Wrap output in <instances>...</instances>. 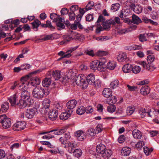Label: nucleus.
<instances>
[{
  "instance_id": "1",
  "label": "nucleus",
  "mask_w": 159,
  "mask_h": 159,
  "mask_svg": "<svg viewBox=\"0 0 159 159\" xmlns=\"http://www.w3.org/2000/svg\"><path fill=\"white\" fill-rule=\"evenodd\" d=\"M87 82L85 80V77L81 75L77 76L75 79V82L76 84L79 86H81L84 89H86L88 84L92 85L95 81V76L92 74H90L86 77Z\"/></svg>"
},
{
  "instance_id": "2",
  "label": "nucleus",
  "mask_w": 159,
  "mask_h": 159,
  "mask_svg": "<svg viewBox=\"0 0 159 159\" xmlns=\"http://www.w3.org/2000/svg\"><path fill=\"white\" fill-rule=\"evenodd\" d=\"M28 75L22 77L20 80V82L19 84L16 81L11 86L10 89L12 90L18 89L20 90L24 89H27L29 86V82L28 81Z\"/></svg>"
},
{
  "instance_id": "3",
  "label": "nucleus",
  "mask_w": 159,
  "mask_h": 159,
  "mask_svg": "<svg viewBox=\"0 0 159 159\" xmlns=\"http://www.w3.org/2000/svg\"><path fill=\"white\" fill-rule=\"evenodd\" d=\"M154 59V56L153 55H151L147 57L148 63L144 61H142L139 62V64L147 70L150 71H153L156 68V67L152 63Z\"/></svg>"
},
{
  "instance_id": "4",
  "label": "nucleus",
  "mask_w": 159,
  "mask_h": 159,
  "mask_svg": "<svg viewBox=\"0 0 159 159\" xmlns=\"http://www.w3.org/2000/svg\"><path fill=\"white\" fill-rule=\"evenodd\" d=\"M105 63V61L101 62L97 60H94L90 63V67L93 70H98L99 71H102L104 70Z\"/></svg>"
},
{
  "instance_id": "5",
  "label": "nucleus",
  "mask_w": 159,
  "mask_h": 159,
  "mask_svg": "<svg viewBox=\"0 0 159 159\" xmlns=\"http://www.w3.org/2000/svg\"><path fill=\"white\" fill-rule=\"evenodd\" d=\"M45 93V91L43 88L38 87L33 89L32 94L34 98L40 99L43 98Z\"/></svg>"
},
{
  "instance_id": "6",
  "label": "nucleus",
  "mask_w": 159,
  "mask_h": 159,
  "mask_svg": "<svg viewBox=\"0 0 159 159\" xmlns=\"http://www.w3.org/2000/svg\"><path fill=\"white\" fill-rule=\"evenodd\" d=\"M153 110L148 107L144 108H141L140 110L139 113L141 116L142 118H143L146 116H148L150 117H152L154 116Z\"/></svg>"
},
{
  "instance_id": "7",
  "label": "nucleus",
  "mask_w": 159,
  "mask_h": 159,
  "mask_svg": "<svg viewBox=\"0 0 159 159\" xmlns=\"http://www.w3.org/2000/svg\"><path fill=\"white\" fill-rule=\"evenodd\" d=\"M0 123H1L4 128L7 129L11 125V120L5 115L0 116Z\"/></svg>"
},
{
  "instance_id": "8",
  "label": "nucleus",
  "mask_w": 159,
  "mask_h": 159,
  "mask_svg": "<svg viewBox=\"0 0 159 159\" xmlns=\"http://www.w3.org/2000/svg\"><path fill=\"white\" fill-rule=\"evenodd\" d=\"M26 123L24 121L17 122L13 126V129L15 131H20L24 129L26 127Z\"/></svg>"
},
{
  "instance_id": "9",
  "label": "nucleus",
  "mask_w": 159,
  "mask_h": 159,
  "mask_svg": "<svg viewBox=\"0 0 159 159\" xmlns=\"http://www.w3.org/2000/svg\"><path fill=\"white\" fill-rule=\"evenodd\" d=\"M77 48L76 47L71 48L67 51L65 53L63 51H61L58 53V54L59 56L63 57L64 58H69L72 56L71 53Z\"/></svg>"
},
{
  "instance_id": "10",
  "label": "nucleus",
  "mask_w": 159,
  "mask_h": 159,
  "mask_svg": "<svg viewBox=\"0 0 159 159\" xmlns=\"http://www.w3.org/2000/svg\"><path fill=\"white\" fill-rule=\"evenodd\" d=\"M32 28L35 31L38 30V28L41 25V26L43 28H47V25L45 24H41V22L37 19H35L34 21L31 23Z\"/></svg>"
},
{
  "instance_id": "11",
  "label": "nucleus",
  "mask_w": 159,
  "mask_h": 159,
  "mask_svg": "<svg viewBox=\"0 0 159 159\" xmlns=\"http://www.w3.org/2000/svg\"><path fill=\"white\" fill-rule=\"evenodd\" d=\"M47 75L51 77H53L56 80L61 78L60 71L59 70L50 71L48 72Z\"/></svg>"
},
{
  "instance_id": "12",
  "label": "nucleus",
  "mask_w": 159,
  "mask_h": 159,
  "mask_svg": "<svg viewBox=\"0 0 159 159\" xmlns=\"http://www.w3.org/2000/svg\"><path fill=\"white\" fill-rule=\"evenodd\" d=\"M37 112V109L35 108L28 109L25 113V116L28 118L31 119L36 114Z\"/></svg>"
},
{
  "instance_id": "13",
  "label": "nucleus",
  "mask_w": 159,
  "mask_h": 159,
  "mask_svg": "<svg viewBox=\"0 0 159 159\" xmlns=\"http://www.w3.org/2000/svg\"><path fill=\"white\" fill-rule=\"evenodd\" d=\"M115 25V22L113 20H109L104 22L102 24L103 29L105 30H108L110 28L111 25Z\"/></svg>"
},
{
  "instance_id": "14",
  "label": "nucleus",
  "mask_w": 159,
  "mask_h": 159,
  "mask_svg": "<svg viewBox=\"0 0 159 159\" xmlns=\"http://www.w3.org/2000/svg\"><path fill=\"white\" fill-rule=\"evenodd\" d=\"M75 135L79 141H82L86 137L85 133L81 130L76 131L75 134Z\"/></svg>"
},
{
  "instance_id": "15",
  "label": "nucleus",
  "mask_w": 159,
  "mask_h": 159,
  "mask_svg": "<svg viewBox=\"0 0 159 159\" xmlns=\"http://www.w3.org/2000/svg\"><path fill=\"white\" fill-rule=\"evenodd\" d=\"M77 103L75 99H72L68 101L66 103V107L68 111H73V109L74 108Z\"/></svg>"
},
{
  "instance_id": "16",
  "label": "nucleus",
  "mask_w": 159,
  "mask_h": 159,
  "mask_svg": "<svg viewBox=\"0 0 159 159\" xmlns=\"http://www.w3.org/2000/svg\"><path fill=\"white\" fill-rule=\"evenodd\" d=\"M58 115V113L56 109L50 110L48 113L49 118L52 121L57 118Z\"/></svg>"
},
{
  "instance_id": "17",
  "label": "nucleus",
  "mask_w": 159,
  "mask_h": 159,
  "mask_svg": "<svg viewBox=\"0 0 159 159\" xmlns=\"http://www.w3.org/2000/svg\"><path fill=\"white\" fill-rule=\"evenodd\" d=\"M76 72L75 69H70L66 72V75L68 79H71L76 76Z\"/></svg>"
},
{
  "instance_id": "18",
  "label": "nucleus",
  "mask_w": 159,
  "mask_h": 159,
  "mask_svg": "<svg viewBox=\"0 0 159 159\" xmlns=\"http://www.w3.org/2000/svg\"><path fill=\"white\" fill-rule=\"evenodd\" d=\"M73 111L67 110V112L61 113L60 116V118L61 120H65L68 119L72 113Z\"/></svg>"
},
{
  "instance_id": "19",
  "label": "nucleus",
  "mask_w": 159,
  "mask_h": 159,
  "mask_svg": "<svg viewBox=\"0 0 159 159\" xmlns=\"http://www.w3.org/2000/svg\"><path fill=\"white\" fill-rule=\"evenodd\" d=\"M23 89V90L22 91L20 95L21 98L24 99H25L26 100H29L30 99V93L27 91L25 90V89Z\"/></svg>"
},
{
  "instance_id": "20",
  "label": "nucleus",
  "mask_w": 159,
  "mask_h": 159,
  "mask_svg": "<svg viewBox=\"0 0 159 159\" xmlns=\"http://www.w3.org/2000/svg\"><path fill=\"white\" fill-rule=\"evenodd\" d=\"M150 91V88L146 85L143 86L140 89L141 93L143 95L148 94Z\"/></svg>"
},
{
  "instance_id": "21",
  "label": "nucleus",
  "mask_w": 159,
  "mask_h": 159,
  "mask_svg": "<svg viewBox=\"0 0 159 159\" xmlns=\"http://www.w3.org/2000/svg\"><path fill=\"white\" fill-rule=\"evenodd\" d=\"M132 134L134 139H141L142 136L141 132L136 129H134L132 131Z\"/></svg>"
},
{
  "instance_id": "22",
  "label": "nucleus",
  "mask_w": 159,
  "mask_h": 159,
  "mask_svg": "<svg viewBox=\"0 0 159 159\" xmlns=\"http://www.w3.org/2000/svg\"><path fill=\"white\" fill-rule=\"evenodd\" d=\"M131 151V149L128 147H125L121 151V153L122 156H129Z\"/></svg>"
},
{
  "instance_id": "23",
  "label": "nucleus",
  "mask_w": 159,
  "mask_h": 159,
  "mask_svg": "<svg viewBox=\"0 0 159 159\" xmlns=\"http://www.w3.org/2000/svg\"><path fill=\"white\" fill-rule=\"evenodd\" d=\"M143 21L138 16L133 14L132 16V23L136 25H139Z\"/></svg>"
},
{
  "instance_id": "24",
  "label": "nucleus",
  "mask_w": 159,
  "mask_h": 159,
  "mask_svg": "<svg viewBox=\"0 0 159 159\" xmlns=\"http://www.w3.org/2000/svg\"><path fill=\"white\" fill-rule=\"evenodd\" d=\"M26 101L22 99H20L19 101V102L16 104V105L20 108H24L28 105V103Z\"/></svg>"
},
{
  "instance_id": "25",
  "label": "nucleus",
  "mask_w": 159,
  "mask_h": 159,
  "mask_svg": "<svg viewBox=\"0 0 159 159\" xmlns=\"http://www.w3.org/2000/svg\"><path fill=\"white\" fill-rule=\"evenodd\" d=\"M102 157L104 159H108L112 154V152L110 149H106L102 152Z\"/></svg>"
},
{
  "instance_id": "26",
  "label": "nucleus",
  "mask_w": 159,
  "mask_h": 159,
  "mask_svg": "<svg viewBox=\"0 0 159 159\" xmlns=\"http://www.w3.org/2000/svg\"><path fill=\"white\" fill-rule=\"evenodd\" d=\"M17 97L16 94L11 96L8 98V100L11 106H15L16 105Z\"/></svg>"
},
{
  "instance_id": "27",
  "label": "nucleus",
  "mask_w": 159,
  "mask_h": 159,
  "mask_svg": "<svg viewBox=\"0 0 159 159\" xmlns=\"http://www.w3.org/2000/svg\"><path fill=\"white\" fill-rule=\"evenodd\" d=\"M112 92L110 89L106 88L102 91V94L104 97L108 98L111 96Z\"/></svg>"
},
{
  "instance_id": "28",
  "label": "nucleus",
  "mask_w": 159,
  "mask_h": 159,
  "mask_svg": "<svg viewBox=\"0 0 159 159\" xmlns=\"http://www.w3.org/2000/svg\"><path fill=\"white\" fill-rule=\"evenodd\" d=\"M132 66L130 64H127L124 65L122 67V70L124 73H128L132 70Z\"/></svg>"
},
{
  "instance_id": "29",
  "label": "nucleus",
  "mask_w": 159,
  "mask_h": 159,
  "mask_svg": "<svg viewBox=\"0 0 159 159\" xmlns=\"http://www.w3.org/2000/svg\"><path fill=\"white\" fill-rule=\"evenodd\" d=\"M69 34L72 40H77L79 39L80 34L75 32L71 30L69 32Z\"/></svg>"
},
{
  "instance_id": "30",
  "label": "nucleus",
  "mask_w": 159,
  "mask_h": 159,
  "mask_svg": "<svg viewBox=\"0 0 159 159\" xmlns=\"http://www.w3.org/2000/svg\"><path fill=\"white\" fill-rule=\"evenodd\" d=\"M132 7H133L132 9L137 14H139L141 13L142 11V7L139 5L132 4Z\"/></svg>"
},
{
  "instance_id": "31",
  "label": "nucleus",
  "mask_w": 159,
  "mask_h": 159,
  "mask_svg": "<svg viewBox=\"0 0 159 159\" xmlns=\"http://www.w3.org/2000/svg\"><path fill=\"white\" fill-rule=\"evenodd\" d=\"M9 104L8 102H4L1 105L0 111L3 112H6L9 109Z\"/></svg>"
},
{
  "instance_id": "32",
  "label": "nucleus",
  "mask_w": 159,
  "mask_h": 159,
  "mask_svg": "<svg viewBox=\"0 0 159 159\" xmlns=\"http://www.w3.org/2000/svg\"><path fill=\"white\" fill-rule=\"evenodd\" d=\"M96 150L98 153H102L106 150L105 146L103 144H100L97 146Z\"/></svg>"
},
{
  "instance_id": "33",
  "label": "nucleus",
  "mask_w": 159,
  "mask_h": 159,
  "mask_svg": "<svg viewBox=\"0 0 159 159\" xmlns=\"http://www.w3.org/2000/svg\"><path fill=\"white\" fill-rule=\"evenodd\" d=\"M127 58V56L126 54L125 53H120L117 56V59L119 61H123L126 59Z\"/></svg>"
},
{
  "instance_id": "34",
  "label": "nucleus",
  "mask_w": 159,
  "mask_h": 159,
  "mask_svg": "<svg viewBox=\"0 0 159 159\" xmlns=\"http://www.w3.org/2000/svg\"><path fill=\"white\" fill-rule=\"evenodd\" d=\"M51 80L49 78H46L44 79L42 82V84L43 86L48 87L51 84Z\"/></svg>"
},
{
  "instance_id": "35",
  "label": "nucleus",
  "mask_w": 159,
  "mask_h": 159,
  "mask_svg": "<svg viewBox=\"0 0 159 159\" xmlns=\"http://www.w3.org/2000/svg\"><path fill=\"white\" fill-rule=\"evenodd\" d=\"M116 63L115 61H109L107 64V67L110 70H113L114 69L116 66Z\"/></svg>"
},
{
  "instance_id": "36",
  "label": "nucleus",
  "mask_w": 159,
  "mask_h": 159,
  "mask_svg": "<svg viewBox=\"0 0 159 159\" xmlns=\"http://www.w3.org/2000/svg\"><path fill=\"white\" fill-rule=\"evenodd\" d=\"M86 109L83 106H79L76 110V113L79 115H81L85 112Z\"/></svg>"
},
{
  "instance_id": "37",
  "label": "nucleus",
  "mask_w": 159,
  "mask_h": 159,
  "mask_svg": "<svg viewBox=\"0 0 159 159\" xmlns=\"http://www.w3.org/2000/svg\"><path fill=\"white\" fill-rule=\"evenodd\" d=\"M119 84V80L117 79H116L110 83V87L112 89H116L118 87Z\"/></svg>"
},
{
  "instance_id": "38",
  "label": "nucleus",
  "mask_w": 159,
  "mask_h": 159,
  "mask_svg": "<svg viewBox=\"0 0 159 159\" xmlns=\"http://www.w3.org/2000/svg\"><path fill=\"white\" fill-rule=\"evenodd\" d=\"M63 38L64 39L61 42V44L66 43L72 40L69 34L64 35Z\"/></svg>"
},
{
  "instance_id": "39",
  "label": "nucleus",
  "mask_w": 159,
  "mask_h": 159,
  "mask_svg": "<svg viewBox=\"0 0 159 159\" xmlns=\"http://www.w3.org/2000/svg\"><path fill=\"white\" fill-rule=\"evenodd\" d=\"M51 132H54L53 134L55 135H61L66 132L65 129H60L59 130L54 129L50 131Z\"/></svg>"
},
{
  "instance_id": "40",
  "label": "nucleus",
  "mask_w": 159,
  "mask_h": 159,
  "mask_svg": "<svg viewBox=\"0 0 159 159\" xmlns=\"http://www.w3.org/2000/svg\"><path fill=\"white\" fill-rule=\"evenodd\" d=\"M74 155L77 158L80 157L82 155V152L80 149H76L73 152Z\"/></svg>"
},
{
  "instance_id": "41",
  "label": "nucleus",
  "mask_w": 159,
  "mask_h": 159,
  "mask_svg": "<svg viewBox=\"0 0 159 159\" xmlns=\"http://www.w3.org/2000/svg\"><path fill=\"white\" fill-rule=\"evenodd\" d=\"M41 82L39 78L37 77H35L32 80L30 84L33 86H36L39 84Z\"/></svg>"
},
{
  "instance_id": "42",
  "label": "nucleus",
  "mask_w": 159,
  "mask_h": 159,
  "mask_svg": "<svg viewBox=\"0 0 159 159\" xmlns=\"http://www.w3.org/2000/svg\"><path fill=\"white\" fill-rule=\"evenodd\" d=\"M129 11L128 10H124L123 11H121L119 16L120 18H122L123 16L126 17L129 16Z\"/></svg>"
},
{
  "instance_id": "43",
  "label": "nucleus",
  "mask_w": 159,
  "mask_h": 159,
  "mask_svg": "<svg viewBox=\"0 0 159 159\" xmlns=\"http://www.w3.org/2000/svg\"><path fill=\"white\" fill-rule=\"evenodd\" d=\"M50 104V101L48 99H45L43 102V106L45 109L48 108Z\"/></svg>"
},
{
  "instance_id": "44",
  "label": "nucleus",
  "mask_w": 159,
  "mask_h": 159,
  "mask_svg": "<svg viewBox=\"0 0 159 159\" xmlns=\"http://www.w3.org/2000/svg\"><path fill=\"white\" fill-rule=\"evenodd\" d=\"M120 7V5L118 3L112 4L111 5V10L113 12L116 11L119 9Z\"/></svg>"
},
{
  "instance_id": "45",
  "label": "nucleus",
  "mask_w": 159,
  "mask_h": 159,
  "mask_svg": "<svg viewBox=\"0 0 159 159\" xmlns=\"http://www.w3.org/2000/svg\"><path fill=\"white\" fill-rule=\"evenodd\" d=\"M147 35L146 34H140L139 35V39L141 42H143L147 41Z\"/></svg>"
},
{
  "instance_id": "46",
  "label": "nucleus",
  "mask_w": 159,
  "mask_h": 159,
  "mask_svg": "<svg viewBox=\"0 0 159 159\" xmlns=\"http://www.w3.org/2000/svg\"><path fill=\"white\" fill-rule=\"evenodd\" d=\"M56 25L57 27V29L58 30H63L65 28V26L63 22H57Z\"/></svg>"
},
{
  "instance_id": "47",
  "label": "nucleus",
  "mask_w": 159,
  "mask_h": 159,
  "mask_svg": "<svg viewBox=\"0 0 159 159\" xmlns=\"http://www.w3.org/2000/svg\"><path fill=\"white\" fill-rule=\"evenodd\" d=\"M141 70V68L139 66H135L133 67H132V71L135 74H137L139 73Z\"/></svg>"
},
{
  "instance_id": "48",
  "label": "nucleus",
  "mask_w": 159,
  "mask_h": 159,
  "mask_svg": "<svg viewBox=\"0 0 159 159\" xmlns=\"http://www.w3.org/2000/svg\"><path fill=\"white\" fill-rule=\"evenodd\" d=\"M117 101L116 97L115 96H111L110 98L107 100V102L109 104L115 103Z\"/></svg>"
},
{
  "instance_id": "49",
  "label": "nucleus",
  "mask_w": 159,
  "mask_h": 159,
  "mask_svg": "<svg viewBox=\"0 0 159 159\" xmlns=\"http://www.w3.org/2000/svg\"><path fill=\"white\" fill-rule=\"evenodd\" d=\"M144 145V142L143 141H140L137 144H135V148L138 150H140Z\"/></svg>"
},
{
  "instance_id": "50",
  "label": "nucleus",
  "mask_w": 159,
  "mask_h": 159,
  "mask_svg": "<svg viewBox=\"0 0 159 159\" xmlns=\"http://www.w3.org/2000/svg\"><path fill=\"white\" fill-rule=\"evenodd\" d=\"M116 107L114 105H111L107 107V110L109 112L112 113L115 111Z\"/></svg>"
},
{
  "instance_id": "51",
  "label": "nucleus",
  "mask_w": 159,
  "mask_h": 159,
  "mask_svg": "<svg viewBox=\"0 0 159 159\" xmlns=\"http://www.w3.org/2000/svg\"><path fill=\"white\" fill-rule=\"evenodd\" d=\"M87 133L91 137H93L95 135L97 132L95 129L91 128L88 130Z\"/></svg>"
},
{
  "instance_id": "52",
  "label": "nucleus",
  "mask_w": 159,
  "mask_h": 159,
  "mask_svg": "<svg viewBox=\"0 0 159 159\" xmlns=\"http://www.w3.org/2000/svg\"><path fill=\"white\" fill-rule=\"evenodd\" d=\"M94 5V3L93 2H89L87 5L85 9L86 11L91 9Z\"/></svg>"
},
{
  "instance_id": "53",
  "label": "nucleus",
  "mask_w": 159,
  "mask_h": 159,
  "mask_svg": "<svg viewBox=\"0 0 159 159\" xmlns=\"http://www.w3.org/2000/svg\"><path fill=\"white\" fill-rule=\"evenodd\" d=\"M105 19L102 15H100L99 16L98 19L96 22V24L97 25H99L98 23L101 22H102V24L105 21Z\"/></svg>"
},
{
  "instance_id": "54",
  "label": "nucleus",
  "mask_w": 159,
  "mask_h": 159,
  "mask_svg": "<svg viewBox=\"0 0 159 159\" xmlns=\"http://www.w3.org/2000/svg\"><path fill=\"white\" fill-rule=\"evenodd\" d=\"M134 108L129 107H128L126 110V113L128 115H132L134 111Z\"/></svg>"
},
{
  "instance_id": "55",
  "label": "nucleus",
  "mask_w": 159,
  "mask_h": 159,
  "mask_svg": "<svg viewBox=\"0 0 159 159\" xmlns=\"http://www.w3.org/2000/svg\"><path fill=\"white\" fill-rule=\"evenodd\" d=\"M129 48V49L130 50H134L141 49L142 47L141 45H136L131 46Z\"/></svg>"
},
{
  "instance_id": "56",
  "label": "nucleus",
  "mask_w": 159,
  "mask_h": 159,
  "mask_svg": "<svg viewBox=\"0 0 159 159\" xmlns=\"http://www.w3.org/2000/svg\"><path fill=\"white\" fill-rule=\"evenodd\" d=\"M44 69V68H40L32 72L31 73H30V74L28 75H29L28 80L29 79V77L30 76V75H31L34 74H39Z\"/></svg>"
},
{
  "instance_id": "57",
  "label": "nucleus",
  "mask_w": 159,
  "mask_h": 159,
  "mask_svg": "<svg viewBox=\"0 0 159 159\" xmlns=\"http://www.w3.org/2000/svg\"><path fill=\"white\" fill-rule=\"evenodd\" d=\"M103 129V128L102 125L100 124H98L96 127L95 130L97 133L98 134L101 132Z\"/></svg>"
},
{
  "instance_id": "58",
  "label": "nucleus",
  "mask_w": 159,
  "mask_h": 159,
  "mask_svg": "<svg viewBox=\"0 0 159 159\" xmlns=\"http://www.w3.org/2000/svg\"><path fill=\"white\" fill-rule=\"evenodd\" d=\"M93 85H94L96 88H98L101 86V82L100 80H97L95 81L94 83L93 84Z\"/></svg>"
},
{
  "instance_id": "59",
  "label": "nucleus",
  "mask_w": 159,
  "mask_h": 159,
  "mask_svg": "<svg viewBox=\"0 0 159 159\" xmlns=\"http://www.w3.org/2000/svg\"><path fill=\"white\" fill-rule=\"evenodd\" d=\"M46 24L47 25V27L50 29L51 30H54L55 28L53 27L52 25L51 22L50 21L47 20L46 21Z\"/></svg>"
},
{
  "instance_id": "60",
  "label": "nucleus",
  "mask_w": 159,
  "mask_h": 159,
  "mask_svg": "<svg viewBox=\"0 0 159 159\" xmlns=\"http://www.w3.org/2000/svg\"><path fill=\"white\" fill-rule=\"evenodd\" d=\"M85 53L86 54L92 57H93L95 55L93 51L92 50H87L85 51Z\"/></svg>"
},
{
  "instance_id": "61",
  "label": "nucleus",
  "mask_w": 159,
  "mask_h": 159,
  "mask_svg": "<svg viewBox=\"0 0 159 159\" xmlns=\"http://www.w3.org/2000/svg\"><path fill=\"white\" fill-rule=\"evenodd\" d=\"M69 19L71 20H74L75 18V15L74 12H70L69 14Z\"/></svg>"
},
{
  "instance_id": "62",
  "label": "nucleus",
  "mask_w": 159,
  "mask_h": 159,
  "mask_svg": "<svg viewBox=\"0 0 159 159\" xmlns=\"http://www.w3.org/2000/svg\"><path fill=\"white\" fill-rule=\"evenodd\" d=\"M69 10L66 8H62L61 11V13L62 15H65L67 14L69 12Z\"/></svg>"
},
{
  "instance_id": "63",
  "label": "nucleus",
  "mask_w": 159,
  "mask_h": 159,
  "mask_svg": "<svg viewBox=\"0 0 159 159\" xmlns=\"http://www.w3.org/2000/svg\"><path fill=\"white\" fill-rule=\"evenodd\" d=\"M125 138L124 135H120L118 139V142L120 143H123L125 140Z\"/></svg>"
},
{
  "instance_id": "64",
  "label": "nucleus",
  "mask_w": 159,
  "mask_h": 159,
  "mask_svg": "<svg viewBox=\"0 0 159 159\" xmlns=\"http://www.w3.org/2000/svg\"><path fill=\"white\" fill-rule=\"evenodd\" d=\"M101 157H102V154L97 152V153L93 155V157L95 159H100Z\"/></svg>"
}]
</instances>
